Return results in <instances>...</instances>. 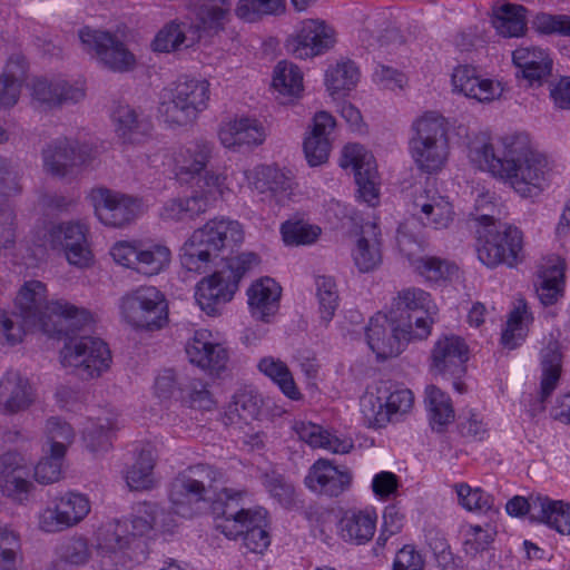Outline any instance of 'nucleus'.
<instances>
[{
    "mask_svg": "<svg viewBox=\"0 0 570 570\" xmlns=\"http://www.w3.org/2000/svg\"><path fill=\"white\" fill-rule=\"evenodd\" d=\"M115 425L108 420L92 423L83 432V442L87 450L94 454L105 453L111 448Z\"/></svg>",
    "mask_w": 570,
    "mask_h": 570,
    "instance_id": "59",
    "label": "nucleus"
},
{
    "mask_svg": "<svg viewBox=\"0 0 570 570\" xmlns=\"http://www.w3.org/2000/svg\"><path fill=\"white\" fill-rule=\"evenodd\" d=\"M412 130L409 146L417 168L428 174L441 170L449 156L444 118L434 112H428L413 122Z\"/></svg>",
    "mask_w": 570,
    "mask_h": 570,
    "instance_id": "7",
    "label": "nucleus"
},
{
    "mask_svg": "<svg viewBox=\"0 0 570 570\" xmlns=\"http://www.w3.org/2000/svg\"><path fill=\"white\" fill-rule=\"evenodd\" d=\"M35 401L33 389L17 370H8L0 377V409L6 414L26 411Z\"/></svg>",
    "mask_w": 570,
    "mask_h": 570,
    "instance_id": "29",
    "label": "nucleus"
},
{
    "mask_svg": "<svg viewBox=\"0 0 570 570\" xmlns=\"http://www.w3.org/2000/svg\"><path fill=\"white\" fill-rule=\"evenodd\" d=\"M469 348L455 335L439 338L431 351V372L443 379H461L466 372Z\"/></svg>",
    "mask_w": 570,
    "mask_h": 570,
    "instance_id": "22",
    "label": "nucleus"
},
{
    "mask_svg": "<svg viewBox=\"0 0 570 570\" xmlns=\"http://www.w3.org/2000/svg\"><path fill=\"white\" fill-rule=\"evenodd\" d=\"M380 228L375 223H367L353 250V259L360 272L375 269L382 262Z\"/></svg>",
    "mask_w": 570,
    "mask_h": 570,
    "instance_id": "41",
    "label": "nucleus"
},
{
    "mask_svg": "<svg viewBox=\"0 0 570 570\" xmlns=\"http://www.w3.org/2000/svg\"><path fill=\"white\" fill-rule=\"evenodd\" d=\"M377 514L365 509L346 512L338 523L341 538L352 544H365L372 540L376 531Z\"/></svg>",
    "mask_w": 570,
    "mask_h": 570,
    "instance_id": "39",
    "label": "nucleus"
},
{
    "mask_svg": "<svg viewBox=\"0 0 570 570\" xmlns=\"http://www.w3.org/2000/svg\"><path fill=\"white\" fill-rule=\"evenodd\" d=\"M512 61L518 69L517 77L529 83H541L552 70V59L539 47H519L512 52Z\"/></svg>",
    "mask_w": 570,
    "mask_h": 570,
    "instance_id": "36",
    "label": "nucleus"
},
{
    "mask_svg": "<svg viewBox=\"0 0 570 570\" xmlns=\"http://www.w3.org/2000/svg\"><path fill=\"white\" fill-rule=\"evenodd\" d=\"M297 11L306 10L314 0H291ZM285 11V0H238L235 13L239 19L254 22L263 16L279 14Z\"/></svg>",
    "mask_w": 570,
    "mask_h": 570,
    "instance_id": "46",
    "label": "nucleus"
},
{
    "mask_svg": "<svg viewBox=\"0 0 570 570\" xmlns=\"http://www.w3.org/2000/svg\"><path fill=\"white\" fill-rule=\"evenodd\" d=\"M30 466L17 452H7L0 456V489L7 497L17 499L31 488Z\"/></svg>",
    "mask_w": 570,
    "mask_h": 570,
    "instance_id": "33",
    "label": "nucleus"
},
{
    "mask_svg": "<svg viewBox=\"0 0 570 570\" xmlns=\"http://www.w3.org/2000/svg\"><path fill=\"white\" fill-rule=\"evenodd\" d=\"M83 50L95 53L101 63L114 71H127L135 65V56L115 35L88 27L79 31Z\"/></svg>",
    "mask_w": 570,
    "mask_h": 570,
    "instance_id": "18",
    "label": "nucleus"
},
{
    "mask_svg": "<svg viewBox=\"0 0 570 570\" xmlns=\"http://www.w3.org/2000/svg\"><path fill=\"white\" fill-rule=\"evenodd\" d=\"M16 313L27 327L51 337L68 335L91 322L90 313L63 299L47 301L46 285L36 279L27 281L14 299Z\"/></svg>",
    "mask_w": 570,
    "mask_h": 570,
    "instance_id": "2",
    "label": "nucleus"
},
{
    "mask_svg": "<svg viewBox=\"0 0 570 570\" xmlns=\"http://www.w3.org/2000/svg\"><path fill=\"white\" fill-rule=\"evenodd\" d=\"M226 177L220 174L207 173L204 177V186L189 197H178L167 200L160 212L165 220H188L205 213L218 196H222L225 188Z\"/></svg>",
    "mask_w": 570,
    "mask_h": 570,
    "instance_id": "14",
    "label": "nucleus"
},
{
    "mask_svg": "<svg viewBox=\"0 0 570 570\" xmlns=\"http://www.w3.org/2000/svg\"><path fill=\"white\" fill-rule=\"evenodd\" d=\"M452 85L454 91L480 102L492 101L502 92L499 82L480 77L476 69L469 65L459 66L453 70Z\"/></svg>",
    "mask_w": 570,
    "mask_h": 570,
    "instance_id": "32",
    "label": "nucleus"
},
{
    "mask_svg": "<svg viewBox=\"0 0 570 570\" xmlns=\"http://www.w3.org/2000/svg\"><path fill=\"white\" fill-rule=\"evenodd\" d=\"M502 149L480 134L469 145V158L481 170L503 179L522 197H535L548 185L550 165L546 155L532 147L524 132L504 136Z\"/></svg>",
    "mask_w": 570,
    "mask_h": 570,
    "instance_id": "1",
    "label": "nucleus"
},
{
    "mask_svg": "<svg viewBox=\"0 0 570 570\" xmlns=\"http://www.w3.org/2000/svg\"><path fill=\"white\" fill-rule=\"evenodd\" d=\"M85 95L82 86L66 80L38 78L32 83V97L48 107L76 104L82 100Z\"/></svg>",
    "mask_w": 570,
    "mask_h": 570,
    "instance_id": "37",
    "label": "nucleus"
},
{
    "mask_svg": "<svg viewBox=\"0 0 570 570\" xmlns=\"http://www.w3.org/2000/svg\"><path fill=\"white\" fill-rule=\"evenodd\" d=\"M415 269L429 282H441L452 278L458 272L455 264L435 256H424L415 261Z\"/></svg>",
    "mask_w": 570,
    "mask_h": 570,
    "instance_id": "60",
    "label": "nucleus"
},
{
    "mask_svg": "<svg viewBox=\"0 0 570 570\" xmlns=\"http://www.w3.org/2000/svg\"><path fill=\"white\" fill-rule=\"evenodd\" d=\"M476 219L483 226V232L479 230L478 257L485 266L512 268L523 262V234L518 227L495 223L490 214H481Z\"/></svg>",
    "mask_w": 570,
    "mask_h": 570,
    "instance_id": "6",
    "label": "nucleus"
},
{
    "mask_svg": "<svg viewBox=\"0 0 570 570\" xmlns=\"http://www.w3.org/2000/svg\"><path fill=\"white\" fill-rule=\"evenodd\" d=\"M562 354L560 344L550 340L541 350L542 377L540 384V400L544 402L557 387L561 374Z\"/></svg>",
    "mask_w": 570,
    "mask_h": 570,
    "instance_id": "47",
    "label": "nucleus"
},
{
    "mask_svg": "<svg viewBox=\"0 0 570 570\" xmlns=\"http://www.w3.org/2000/svg\"><path fill=\"white\" fill-rule=\"evenodd\" d=\"M334 31L322 20L308 19L302 22L297 35L287 48L299 59L322 55L334 46Z\"/></svg>",
    "mask_w": 570,
    "mask_h": 570,
    "instance_id": "25",
    "label": "nucleus"
},
{
    "mask_svg": "<svg viewBox=\"0 0 570 570\" xmlns=\"http://www.w3.org/2000/svg\"><path fill=\"white\" fill-rule=\"evenodd\" d=\"M411 390L397 387L389 382H380L376 393L367 392L361 399V411L367 424L383 428L389 422L399 420L413 406Z\"/></svg>",
    "mask_w": 570,
    "mask_h": 570,
    "instance_id": "10",
    "label": "nucleus"
},
{
    "mask_svg": "<svg viewBox=\"0 0 570 570\" xmlns=\"http://www.w3.org/2000/svg\"><path fill=\"white\" fill-rule=\"evenodd\" d=\"M257 367L265 376L271 379L288 399L294 401L302 399V393L285 362L273 356H265L258 362Z\"/></svg>",
    "mask_w": 570,
    "mask_h": 570,
    "instance_id": "48",
    "label": "nucleus"
},
{
    "mask_svg": "<svg viewBox=\"0 0 570 570\" xmlns=\"http://www.w3.org/2000/svg\"><path fill=\"white\" fill-rule=\"evenodd\" d=\"M294 431L298 439L312 448H320L333 453L345 454L353 449L350 438H340L312 422H296Z\"/></svg>",
    "mask_w": 570,
    "mask_h": 570,
    "instance_id": "40",
    "label": "nucleus"
},
{
    "mask_svg": "<svg viewBox=\"0 0 570 570\" xmlns=\"http://www.w3.org/2000/svg\"><path fill=\"white\" fill-rule=\"evenodd\" d=\"M198 41V31L193 28V19L185 17L165 24L153 41L155 51L170 52L180 47H191Z\"/></svg>",
    "mask_w": 570,
    "mask_h": 570,
    "instance_id": "38",
    "label": "nucleus"
},
{
    "mask_svg": "<svg viewBox=\"0 0 570 570\" xmlns=\"http://www.w3.org/2000/svg\"><path fill=\"white\" fill-rule=\"evenodd\" d=\"M247 494L246 490L223 488L216 497L215 511L217 512L216 529L226 538L244 539L247 531L254 529V519H266V512L262 509L252 510L239 507V502Z\"/></svg>",
    "mask_w": 570,
    "mask_h": 570,
    "instance_id": "13",
    "label": "nucleus"
},
{
    "mask_svg": "<svg viewBox=\"0 0 570 570\" xmlns=\"http://www.w3.org/2000/svg\"><path fill=\"white\" fill-rule=\"evenodd\" d=\"M460 504L469 511L487 513L494 510V499L480 488H471L466 483L455 485Z\"/></svg>",
    "mask_w": 570,
    "mask_h": 570,
    "instance_id": "64",
    "label": "nucleus"
},
{
    "mask_svg": "<svg viewBox=\"0 0 570 570\" xmlns=\"http://www.w3.org/2000/svg\"><path fill=\"white\" fill-rule=\"evenodd\" d=\"M116 132L125 142H137L151 130L150 120L128 105L118 106L114 114Z\"/></svg>",
    "mask_w": 570,
    "mask_h": 570,
    "instance_id": "42",
    "label": "nucleus"
},
{
    "mask_svg": "<svg viewBox=\"0 0 570 570\" xmlns=\"http://www.w3.org/2000/svg\"><path fill=\"white\" fill-rule=\"evenodd\" d=\"M214 151L215 144L205 138H196L177 148L173 154L174 173L177 179L189 183L198 178V184L204 183V177L208 173L206 167ZM209 174L215 173L209 171Z\"/></svg>",
    "mask_w": 570,
    "mask_h": 570,
    "instance_id": "20",
    "label": "nucleus"
},
{
    "mask_svg": "<svg viewBox=\"0 0 570 570\" xmlns=\"http://www.w3.org/2000/svg\"><path fill=\"white\" fill-rule=\"evenodd\" d=\"M247 180L252 189L262 195L263 200L281 206L289 200L294 189L289 171L276 166H257L248 173Z\"/></svg>",
    "mask_w": 570,
    "mask_h": 570,
    "instance_id": "24",
    "label": "nucleus"
},
{
    "mask_svg": "<svg viewBox=\"0 0 570 570\" xmlns=\"http://www.w3.org/2000/svg\"><path fill=\"white\" fill-rule=\"evenodd\" d=\"M352 479L350 470L340 469L330 460L318 459L309 468L304 482L315 493L338 497L350 489Z\"/></svg>",
    "mask_w": 570,
    "mask_h": 570,
    "instance_id": "27",
    "label": "nucleus"
},
{
    "mask_svg": "<svg viewBox=\"0 0 570 570\" xmlns=\"http://www.w3.org/2000/svg\"><path fill=\"white\" fill-rule=\"evenodd\" d=\"M96 557L102 570L130 568L146 558V543L128 529V521L114 519L96 532Z\"/></svg>",
    "mask_w": 570,
    "mask_h": 570,
    "instance_id": "5",
    "label": "nucleus"
},
{
    "mask_svg": "<svg viewBox=\"0 0 570 570\" xmlns=\"http://www.w3.org/2000/svg\"><path fill=\"white\" fill-rule=\"evenodd\" d=\"M94 159L92 149L68 138H58L42 150L43 168L52 176L72 177Z\"/></svg>",
    "mask_w": 570,
    "mask_h": 570,
    "instance_id": "16",
    "label": "nucleus"
},
{
    "mask_svg": "<svg viewBox=\"0 0 570 570\" xmlns=\"http://www.w3.org/2000/svg\"><path fill=\"white\" fill-rule=\"evenodd\" d=\"M89 198L97 218L109 227L121 228L140 214L138 199L106 187L94 188Z\"/></svg>",
    "mask_w": 570,
    "mask_h": 570,
    "instance_id": "17",
    "label": "nucleus"
},
{
    "mask_svg": "<svg viewBox=\"0 0 570 570\" xmlns=\"http://www.w3.org/2000/svg\"><path fill=\"white\" fill-rule=\"evenodd\" d=\"M222 145L228 149L238 150L243 147H254L264 142L266 131L256 118L240 117L224 124L218 132Z\"/></svg>",
    "mask_w": 570,
    "mask_h": 570,
    "instance_id": "31",
    "label": "nucleus"
},
{
    "mask_svg": "<svg viewBox=\"0 0 570 570\" xmlns=\"http://www.w3.org/2000/svg\"><path fill=\"white\" fill-rule=\"evenodd\" d=\"M412 214L424 226L442 229L449 227L454 212L448 198L435 188H424L413 197Z\"/></svg>",
    "mask_w": 570,
    "mask_h": 570,
    "instance_id": "26",
    "label": "nucleus"
},
{
    "mask_svg": "<svg viewBox=\"0 0 570 570\" xmlns=\"http://www.w3.org/2000/svg\"><path fill=\"white\" fill-rule=\"evenodd\" d=\"M226 8L217 6H203L193 20V28L198 31V41L204 37H212L224 29V21L229 11L230 3L222 0Z\"/></svg>",
    "mask_w": 570,
    "mask_h": 570,
    "instance_id": "54",
    "label": "nucleus"
},
{
    "mask_svg": "<svg viewBox=\"0 0 570 570\" xmlns=\"http://www.w3.org/2000/svg\"><path fill=\"white\" fill-rule=\"evenodd\" d=\"M425 403L432 429L442 432L454 419L450 397L435 385H429L425 390Z\"/></svg>",
    "mask_w": 570,
    "mask_h": 570,
    "instance_id": "50",
    "label": "nucleus"
},
{
    "mask_svg": "<svg viewBox=\"0 0 570 570\" xmlns=\"http://www.w3.org/2000/svg\"><path fill=\"white\" fill-rule=\"evenodd\" d=\"M273 87L284 97L281 104L296 98L303 90V76L299 68L291 62H278L274 71Z\"/></svg>",
    "mask_w": 570,
    "mask_h": 570,
    "instance_id": "52",
    "label": "nucleus"
},
{
    "mask_svg": "<svg viewBox=\"0 0 570 570\" xmlns=\"http://www.w3.org/2000/svg\"><path fill=\"white\" fill-rule=\"evenodd\" d=\"M186 354L193 364L200 368L219 373L226 368L228 362L227 350L210 341L208 331H197L186 344Z\"/></svg>",
    "mask_w": 570,
    "mask_h": 570,
    "instance_id": "30",
    "label": "nucleus"
},
{
    "mask_svg": "<svg viewBox=\"0 0 570 570\" xmlns=\"http://www.w3.org/2000/svg\"><path fill=\"white\" fill-rule=\"evenodd\" d=\"M244 240V230L237 220L216 217L194 230L185 243L181 264L190 272L202 273L224 249H233Z\"/></svg>",
    "mask_w": 570,
    "mask_h": 570,
    "instance_id": "3",
    "label": "nucleus"
},
{
    "mask_svg": "<svg viewBox=\"0 0 570 570\" xmlns=\"http://www.w3.org/2000/svg\"><path fill=\"white\" fill-rule=\"evenodd\" d=\"M543 512L538 522L547 524L562 535H570V503L543 495Z\"/></svg>",
    "mask_w": 570,
    "mask_h": 570,
    "instance_id": "55",
    "label": "nucleus"
},
{
    "mask_svg": "<svg viewBox=\"0 0 570 570\" xmlns=\"http://www.w3.org/2000/svg\"><path fill=\"white\" fill-rule=\"evenodd\" d=\"M155 455L150 446L136 449L135 459L128 466L125 480L130 490H149L155 485L154 468Z\"/></svg>",
    "mask_w": 570,
    "mask_h": 570,
    "instance_id": "43",
    "label": "nucleus"
},
{
    "mask_svg": "<svg viewBox=\"0 0 570 570\" xmlns=\"http://www.w3.org/2000/svg\"><path fill=\"white\" fill-rule=\"evenodd\" d=\"M360 72L356 65L351 61H341L327 69L325 83L331 95L351 90L358 81Z\"/></svg>",
    "mask_w": 570,
    "mask_h": 570,
    "instance_id": "57",
    "label": "nucleus"
},
{
    "mask_svg": "<svg viewBox=\"0 0 570 570\" xmlns=\"http://www.w3.org/2000/svg\"><path fill=\"white\" fill-rule=\"evenodd\" d=\"M527 9L520 4L505 3L495 10L494 27L503 37H520L527 28Z\"/></svg>",
    "mask_w": 570,
    "mask_h": 570,
    "instance_id": "53",
    "label": "nucleus"
},
{
    "mask_svg": "<svg viewBox=\"0 0 570 570\" xmlns=\"http://www.w3.org/2000/svg\"><path fill=\"white\" fill-rule=\"evenodd\" d=\"M436 312L431 295L414 287L399 292L390 309L393 320L409 325L415 340H424L430 335Z\"/></svg>",
    "mask_w": 570,
    "mask_h": 570,
    "instance_id": "12",
    "label": "nucleus"
},
{
    "mask_svg": "<svg viewBox=\"0 0 570 570\" xmlns=\"http://www.w3.org/2000/svg\"><path fill=\"white\" fill-rule=\"evenodd\" d=\"M227 482L225 472L207 463L189 465L170 482L168 498L175 514L186 519L202 512L209 492Z\"/></svg>",
    "mask_w": 570,
    "mask_h": 570,
    "instance_id": "4",
    "label": "nucleus"
},
{
    "mask_svg": "<svg viewBox=\"0 0 570 570\" xmlns=\"http://www.w3.org/2000/svg\"><path fill=\"white\" fill-rule=\"evenodd\" d=\"M61 364L72 367L83 380L100 376L111 362L107 344L98 337L81 336L68 341L60 352Z\"/></svg>",
    "mask_w": 570,
    "mask_h": 570,
    "instance_id": "11",
    "label": "nucleus"
},
{
    "mask_svg": "<svg viewBox=\"0 0 570 570\" xmlns=\"http://www.w3.org/2000/svg\"><path fill=\"white\" fill-rule=\"evenodd\" d=\"M122 320L136 330L158 331L168 323L165 294L155 286H139L127 292L119 301Z\"/></svg>",
    "mask_w": 570,
    "mask_h": 570,
    "instance_id": "9",
    "label": "nucleus"
},
{
    "mask_svg": "<svg viewBox=\"0 0 570 570\" xmlns=\"http://www.w3.org/2000/svg\"><path fill=\"white\" fill-rule=\"evenodd\" d=\"M366 340L370 348L379 358L397 356L413 337L409 325L393 320V315L376 313L366 327Z\"/></svg>",
    "mask_w": 570,
    "mask_h": 570,
    "instance_id": "15",
    "label": "nucleus"
},
{
    "mask_svg": "<svg viewBox=\"0 0 570 570\" xmlns=\"http://www.w3.org/2000/svg\"><path fill=\"white\" fill-rule=\"evenodd\" d=\"M341 166L353 169L360 198L370 206H375L379 203V188L373 155L362 145L348 144L343 149Z\"/></svg>",
    "mask_w": 570,
    "mask_h": 570,
    "instance_id": "21",
    "label": "nucleus"
},
{
    "mask_svg": "<svg viewBox=\"0 0 570 570\" xmlns=\"http://www.w3.org/2000/svg\"><path fill=\"white\" fill-rule=\"evenodd\" d=\"M335 127V120L326 111L317 112L313 118L309 135L304 140V153L309 166L324 164L330 155V135Z\"/></svg>",
    "mask_w": 570,
    "mask_h": 570,
    "instance_id": "34",
    "label": "nucleus"
},
{
    "mask_svg": "<svg viewBox=\"0 0 570 570\" xmlns=\"http://www.w3.org/2000/svg\"><path fill=\"white\" fill-rule=\"evenodd\" d=\"M90 512L86 495L69 491L56 497L40 514L39 525L48 533L62 531L83 520Z\"/></svg>",
    "mask_w": 570,
    "mask_h": 570,
    "instance_id": "19",
    "label": "nucleus"
},
{
    "mask_svg": "<svg viewBox=\"0 0 570 570\" xmlns=\"http://www.w3.org/2000/svg\"><path fill=\"white\" fill-rule=\"evenodd\" d=\"M281 286L271 277L256 281L247 291L248 306L254 318L269 323L279 308Z\"/></svg>",
    "mask_w": 570,
    "mask_h": 570,
    "instance_id": "35",
    "label": "nucleus"
},
{
    "mask_svg": "<svg viewBox=\"0 0 570 570\" xmlns=\"http://www.w3.org/2000/svg\"><path fill=\"white\" fill-rule=\"evenodd\" d=\"M237 289L235 282L229 281L226 273L218 271L197 284L195 298L202 311L215 316L232 301Z\"/></svg>",
    "mask_w": 570,
    "mask_h": 570,
    "instance_id": "28",
    "label": "nucleus"
},
{
    "mask_svg": "<svg viewBox=\"0 0 570 570\" xmlns=\"http://www.w3.org/2000/svg\"><path fill=\"white\" fill-rule=\"evenodd\" d=\"M86 232V226L80 223H61L50 228L48 240L53 249L63 250L69 264L86 267L92 259Z\"/></svg>",
    "mask_w": 570,
    "mask_h": 570,
    "instance_id": "23",
    "label": "nucleus"
},
{
    "mask_svg": "<svg viewBox=\"0 0 570 570\" xmlns=\"http://www.w3.org/2000/svg\"><path fill=\"white\" fill-rule=\"evenodd\" d=\"M209 82L196 78H180L167 95L163 96L159 112L165 121L173 126L193 124L208 107Z\"/></svg>",
    "mask_w": 570,
    "mask_h": 570,
    "instance_id": "8",
    "label": "nucleus"
},
{
    "mask_svg": "<svg viewBox=\"0 0 570 570\" xmlns=\"http://www.w3.org/2000/svg\"><path fill=\"white\" fill-rule=\"evenodd\" d=\"M26 77V60L21 55H12L0 76V107L17 104Z\"/></svg>",
    "mask_w": 570,
    "mask_h": 570,
    "instance_id": "44",
    "label": "nucleus"
},
{
    "mask_svg": "<svg viewBox=\"0 0 570 570\" xmlns=\"http://www.w3.org/2000/svg\"><path fill=\"white\" fill-rule=\"evenodd\" d=\"M261 480L265 490L281 505L289 508L294 504V485L283 474L276 471L265 472L262 474Z\"/></svg>",
    "mask_w": 570,
    "mask_h": 570,
    "instance_id": "62",
    "label": "nucleus"
},
{
    "mask_svg": "<svg viewBox=\"0 0 570 570\" xmlns=\"http://www.w3.org/2000/svg\"><path fill=\"white\" fill-rule=\"evenodd\" d=\"M564 267L560 259L544 267L538 275L535 292L546 306L552 305L562 292Z\"/></svg>",
    "mask_w": 570,
    "mask_h": 570,
    "instance_id": "51",
    "label": "nucleus"
},
{
    "mask_svg": "<svg viewBox=\"0 0 570 570\" xmlns=\"http://www.w3.org/2000/svg\"><path fill=\"white\" fill-rule=\"evenodd\" d=\"M59 561L69 566L80 567L91 558L89 540L83 535H72L63 539L56 548Z\"/></svg>",
    "mask_w": 570,
    "mask_h": 570,
    "instance_id": "56",
    "label": "nucleus"
},
{
    "mask_svg": "<svg viewBox=\"0 0 570 570\" xmlns=\"http://www.w3.org/2000/svg\"><path fill=\"white\" fill-rule=\"evenodd\" d=\"M121 520L128 521V529L138 539H142L155 527H159L163 531L170 530V524L165 522L164 510L153 502L137 503L130 519Z\"/></svg>",
    "mask_w": 570,
    "mask_h": 570,
    "instance_id": "45",
    "label": "nucleus"
},
{
    "mask_svg": "<svg viewBox=\"0 0 570 570\" xmlns=\"http://www.w3.org/2000/svg\"><path fill=\"white\" fill-rule=\"evenodd\" d=\"M46 435L50 450L58 456H65L68 446L73 442L75 431L68 422L51 416L46 423Z\"/></svg>",
    "mask_w": 570,
    "mask_h": 570,
    "instance_id": "58",
    "label": "nucleus"
},
{
    "mask_svg": "<svg viewBox=\"0 0 570 570\" xmlns=\"http://www.w3.org/2000/svg\"><path fill=\"white\" fill-rule=\"evenodd\" d=\"M170 259L171 252L167 246L139 243L136 272L146 276L157 275L168 267Z\"/></svg>",
    "mask_w": 570,
    "mask_h": 570,
    "instance_id": "49",
    "label": "nucleus"
},
{
    "mask_svg": "<svg viewBox=\"0 0 570 570\" xmlns=\"http://www.w3.org/2000/svg\"><path fill=\"white\" fill-rule=\"evenodd\" d=\"M528 320V307L523 301L510 313L507 326L502 332L501 343L504 347L513 350L524 340L523 323Z\"/></svg>",
    "mask_w": 570,
    "mask_h": 570,
    "instance_id": "61",
    "label": "nucleus"
},
{
    "mask_svg": "<svg viewBox=\"0 0 570 570\" xmlns=\"http://www.w3.org/2000/svg\"><path fill=\"white\" fill-rule=\"evenodd\" d=\"M315 285L321 318L328 323L333 318L338 306L336 283L330 276H317Z\"/></svg>",
    "mask_w": 570,
    "mask_h": 570,
    "instance_id": "63",
    "label": "nucleus"
}]
</instances>
